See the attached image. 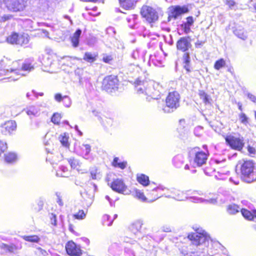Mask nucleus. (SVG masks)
<instances>
[{"mask_svg":"<svg viewBox=\"0 0 256 256\" xmlns=\"http://www.w3.org/2000/svg\"><path fill=\"white\" fill-rule=\"evenodd\" d=\"M19 62L18 61L13 62L10 68L2 70L0 74L8 75L10 73L11 74L10 78L13 80H18L20 76H26L27 73L34 70V68L30 63L25 62L20 64Z\"/></svg>","mask_w":256,"mask_h":256,"instance_id":"obj_1","label":"nucleus"},{"mask_svg":"<svg viewBox=\"0 0 256 256\" xmlns=\"http://www.w3.org/2000/svg\"><path fill=\"white\" fill-rule=\"evenodd\" d=\"M152 82H148L146 80H142L140 78H138L134 82L136 90L138 94H144L149 95L148 97H146V99L150 102V99L158 100L160 98V90H155L153 92L154 87L158 88L159 87L158 84H154L153 88H152Z\"/></svg>","mask_w":256,"mask_h":256,"instance_id":"obj_2","label":"nucleus"},{"mask_svg":"<svg viewBox=\"0 0 256 256\" xmlns=\"http://www.w3.org/2000/svg\"><path fill=\"white\" fill-rule=\"evenodd\" d=\"M240 164L242 179L248 183L256 182V167L254 164L251 160H246Z\"/></svg>","mask_w":256,"mask_h":256,"instance_id":"obj_3","label":"nucleus"},{"mask_svg":"<svg viewBox=\"0 0 256 256\" xmlns=\"http://www.w3.org/2000/svg\"><path fill=\"white\" fill-rule=\"evenodd\" d=\"M180 96L177 92H169L166 100V107L163 110L165 112H172L180 106Z\"/></svg>","mask_w":256,"mask_h":256,"instance_id":"obj_4","label":"nucleus"},{"mask_svg":"<svg viewBox=\"0 0 256 256\" xmlns=\"http://www.w3.org/2000/svg\"><path fill=\"white\" fill-rule=\"evenodd\" d=\"M118 80L115 76H108L104 78L102 80V88L108 92H112V90L118 89Z\"/></svg>","mask_w":256,"mask_h":256,"instance_id":"obj_5","label":"nucleus"},{"mask_svg":"<svg viewBox=\"0 0 256 256\" xmlns=\"http://www.w3.org/2000/svg\"><path fill=\"white\" fill-rule=\"evenodd\" d=\"M8 10L13 12H22L27 6V0H4Z\"/></svg>","mask_w":256,"mask_h":256,"instance_id":"obj_6","label":"nucleus"},{"mask_svg":"<svg viewBox=\"0 0 256 256\" xmlns=\"http://www.w3.org/2000/svg\"><path fill=\"white\" fill-rule=\"evenodd\" d=\"M188 238L194 244L200 246L203 244L206 245V243H208L210 237L204 230H202V232H197L189 234Z\"/></svg>","mask_w":256,"mask_h":256,"instance_id":"obj_7","label":"nucleus"},{"mask_svg":"<svg viewBox=\"0 0 256 256\" xmlns=\"http://www.w3.org/2000/svg\"><path fill=\"white\" fill-rule=\"evenodd\" d=\"M112 176V174H108L106 178V180L108 182V184L110 186L112 190L115 192L123 194H127V186H126L123 180L121 179L116 178L113 180L112 183H110V176Z\"/></svg>","mask_w":256,"mask_h":256,"instance_id":"obj_8","label":"nucleus"},{"mask_svg":"<svg viewBox=\"0 0 256 256\" xmlns=\"http://www.w3.org/2000/svg\"><path fill=\"white\" fill-rule=\"evenodd\" d=\"M142 16L149 22H154L158 20V14L156 10L148 6H144L140 11Z\"/></svg>","mask_w":256,"mask_h":256,"instance_id":"obj_9","label":"nucleus"},{"mask_svg":"<svg viewBox=\"0 0 256 256\" xmlns=\"http://www.w3.org/2000/svg\"><path fill=\"white\" fill-rule=\"evenodd\" d=\"M226 141L232 148L238 150H241L244 144L242 137L229 136L226 137Z\"/></svg>","mask_w":256,"mask_h":256,"instance_id":"obj_10","label":"nucleus"},{"mask_svg":"<svg viewBox=\"0 0 256 256\" xmlns=\"http://www.w3.org/2000/svg\"><path fill=\"white\" fill-rule=\"evenodd\" d=\"M66 252L70 256H80L81 250L73 242H68L66 246Z\"/></svg>","mask_w":256,"mask_h":256,"instance_id":"obj_11","label":"nucleus"},{"mask_svg":"<svg viewBox=\"0 0 256 256\" xmlns=\"http://www.w3.org/2000/svg\"><path fill=\"white\" fill-rule=\"evenodd\" d=\"M188 8L186 6H172L170 8V14L169 15V18H173L176 19L180 16L188 12Z\"/></svg>","mask_w":256,"mask_h":256,"instance_id":"obj_12","label":"nucleus"},{"mask_svg":"<svg viewBox=\"0 0 256 256\" xmlns=\"http://www.w3.org/2000/svg\"><path fill=\"white\" fill-rule=\"evenodd\" d=\"M16 128V124L14 121L9 120L0 127L2 133L4 135L10 134Z\"/></svg>","mask_w":256,"mask_h":256,"instance_id":"obj_13","label":"nucleus"},{"mask_svg":"<svg viewBox=\"0 0 256 256\" xmlns=\"http://www.w3.org/2000/svg\"><path fill=\"white\" fill-rule=\"evenodd\" d=\"M189 37L181 38L176 42L177 48L182 52H186L191 46V44L188 40Z\"/></svg>","mask_w":256,"mask_h":256,"instance_id":"obj_14","label":"nucleus"},{"mask_svg":"<svg viewBox=\"0 0 256 256\" xmlns=\"http://www.w3.org/2000/svg\"><path fill=\"white\" fill-rule=\"evenodd\" d=\"M208 159V154L204 152H196L194 159V163L198 166L204 164Z\"/></svg>","mask_w":256,"mask_h":256,"instance_id":"obj_15","label":"nucleus"},{"mask_svg":"<svg viewBox=\"0 0 256 256\" xmlns=\"http://www.w3.org/2000/svg\"><path fill=\"white\" fill-rule=\"evenodd\" d=\"M194 20L192 16H188L186 18V21L180 25V27L184 32L188 34L191 32L190 26L193 25Z\"/></svg>","mask_w":256,"mask_h":256,"instance_id":"obj_16","label":"nucleus"},{"mask_svg":"<svg viewBox=\"0 0 256 256\" xmlns=\"http://www.w3.org/2000/svg\"><path fill=\"white\" fill-rule=\"evenodd\" d=\"M172 194L166 196L167 198H172L178 200H183L186 196H184L183 192L180 191L179 190L172 188L170 190Z\"/></svg>","mask_w":256,"mask_h":256,"instance_id":"obj_17","label":"nucleus"},{"mask_svg":"<svg viewBox=\"0 0 256 256\" xmlns=\"http://www.w3.org/2000/svg\"><path fill=\"white\" fill-rule=\"evenodd\" d=\"M81 150L80 155L85 159H88V154L91 150V146L88 144H82L80 146Z\"/></svg>","mask_w":256,"mask_h":256,"instance_id":"obj_18","label":"nucleus"},{"mask_svg":"<svg viewBox=\"0 0 256 256\" xmlns=\"http://www.w3.org/2000/svg\"><path fill=\"white\" fill-rule=\"evenodd\" d=\"M82 34V30L78 29L74 34L70 38V41L72 46L74 48H76L79 45V38Z\"/></svg>","mask_w":256,"mask_h":256,"instance_id":"obj_19","label":"nucleus"},{"mask_svg":"<svg viewBox=\"0 0 256 256\" xmlns=\"http://www.w3.org/2000/svg\"><path fill=\"white\" fill-rule=\"evenodd\" d=\"M26 112L30 117L37 116L40 114V109L35 106H32L27 108Z\"/></svg>","mask_w":256,"mask_h":256,"instance_id":"obj_20","label":"nucleus"},{"mask_svg":"<svg viewBox=\"0 0 256 256\" xmlns=\"http://www.w3.org/2000/svg\"><path fill=\"white\" fill-rule=\"evenodd\" d=\"M28 42L29 36L28 34H18L17 44L24 46L28 44Z\"/></svg>","mask_w":256,"mask_h":256,"instance_id":"obj_21","label":"nucleus"},{"mask_svg":"<svg viewBox=\"0 0 256 256\" xmlns=\"http://www.w3.org/2000/svg\"><path fill=\"white\" fill-rule=\"evenodd\" d=\"M143 224L141 220H138L136 221L131 226V230L134 233L139 232L142 228V226Z\"/></svg>","mask_w":256,"mask_h":256,"instance_id":"obj_22","label":"nucleus"},{"mask_svg":"<svg viewBox=\"0 0 256 256\" xmlns=\"http://www.w3.org/2000/svg\"><path fill=\"white\" fill-rule=\"evenodd\" d=\"M121 6L126 9H130L133 8L134 0H119Z\"/></svg>","mask_w":256,"mask_h":256,"instance_id":"obj_23","label":"nucleus"},{"mask_svg":"<svg viewBox=\"0 0 256 256\" xmlns=\"http://www.w3.org/2000/svg\"><path fill=\"white\" fill-rule=\"evenodd\" d=\"M98 54L96 53L86 52L84 56V60L88 62H93L96 60Z\"/></svg>","mask_w":256,"mask_h":256,"instance_id":"obj_24","label":"nucleus"},{"mask_svg":"<svg viewBox=\"0 0 256 256\" xmlns=\"http://www.w3.org/2000/svg\"><path fill=\"white\" fill-rule=\"evenodd\" d=\"M240 210H241V208L235 204H230L227 208V211L230 214H234L239 212Z\"/></svg>","mask_w":256,"mask_h":256,"instance_id":"obj_25","label":"nucleus"},{"mask_svg":"<svg viewBox=\"0 0 256 256\" xmlns=\"http://www.w3.org/2000/svg\"><path fill=\"white\" fill-rule=\"evenodd\" d=\"M91 178L93 180L100 179L101 174L98 172V170L96 167H92L90 169Z\"/></svg>","mask_w":256,"mask_h":256,"instance_id":"obj_26","label":"nucleus"},{"mask_svg":"<svg viewBox=\"0 0 256 256\" xmlns=\"http://www.w3.org/2000/svg\"><path fill=\"white\" fill-rule=\"evenodd\" d=\"M68 169L66 166H61L60 168V170L56 172V176L61 177H68Z\"/></svg>","mask_w":256,"mask_h":256,"instance_id":"obj_27","label":"nucleus"},{"mask_svg":"<svg viewBox=\"0 0 256 256\" xmlns=\"http://www.w3.org/2000/svg\"><path fill=\"white\" fill-rule=\"evenodd\" d=\"M102 124L106 128H110L114 126V120L112 118L106 117L102 120Z\"/></svg>","mask_w":256,"mask_h":256,"instance_id":"obj_28","label":"nucleus"},{"mask_svg":"<svg viewBox=\"0 0 256 256\" xmlns=\"http://www.w3.org/2000/svg\"><path fill=\"white\" fill-rule=\"evenodd\" d=\"M234 34L238 38L243 40L247 38L246 34L243 30L236 29L234 30Z\"/></svg>","mask_w":256,"mask_h":256,"instance_id":"obj_29","label":"nucleus"},{"mask_svg":"<svg viewBox=\"0 0 256 256\" xmlns=\"http://www.w3.org/2000/svg\"><path fill=\"white\" fill-rule=\"evenodd\" d=\"M138 181L144 186H147L148 184L149 179L148 177L144 174H140L137 177Z\"/></svg>","mask_w":256,"mask_h":256,"instance_id":"obj_30","label":"nucleus"},{"mask_svg":"<svg viewBox=\"0 0 256 256\" xmlns=\"http://www.w3.org/2000/svg\"><path fill=\"white\" fill-rule=\"evenodd\" d=\"M118 158H115L112 162V166L114 167H118L121 169H124L126 166V162H118Z\"/></svg>","mask_w":256,"mask_h":256,"instance_id":"obj_31","label":"nucleus"},{"mask_svg":"<svg viewBox=\"0 0 256 256\" xmlns=\"http://www.w3.org/2000/svg\"><path fill=\"white\" fill-rule=\"evenodd\" d=\"M22 238L26 241L32 242H38L40 241V238L36 235L26 236H24Z\"/></svg>","mask_w":256,"mask_h":256,"instance_id":"obj_32","label":"nucleus"},{"mask_svg":"<svg viewBox=\"0 0 256 256\" xmlns=\"http://www.w3.org/2000/svg\"><path fill=\"white\" fill-rule=\"evenodd\" d=\"M1 248L6 250L10 252H14L17 250L16 246L14 244H2L1 246Z\"/></svg>","mask_w":256,"mask_h":256,"instance_id":"obj_33","label":"nucleus"},{"mask_svg":"<svg viewBox=\"0 0 256 256\" xmlns=\"http://www.w3.org/2000/svg\"><path fill=\"white\" fill-rule=\"evenodd\" d=\"M194 200L195 202H206L207 203L212 204H214L216 202V198H210L209 200H204L202 198H192Z\"/></svg>","mask_w":256,"mask_h":256,"instance_id":"obj_34","label":"nucleus"},{"mask_svg":"<svg viewBox=\"0 0 256 256\" xmlns=\"http://www.w3.org/2000/svg\"><path fill=\"white\" fill-rule=\"evenodd\" d=\"M16 159V156L14 153L10 152L5 156L6 161L9 163L14 162Z\"/></svg>","mask_w":256,"mask_h":256,"instance_id":"obj_35","label":"nucleus"},{"mask_svg":"<svg viewBox=\"0 0 256 256\" xmlns=\"http://www.w3.org/2000/svg\"><path fill=\"white\" fill-rule=\"evenodd\" d=\"M18 38V34L14 33L8 37L7 41L11 44H17Z\"/></svg>","mask_w":256,"mask_h":256,"instance_id":"obj_36","label":"nucleus"},{"mask_svg":"<svg viewBox=\"0 0 256 256\" xmlns=\"http://www.w3.org/2000/svg\"><path fill=\"white\" fill-rule=\"evenodd\" d=\"M241 212L243 216L248 220H252L253 218L252 213L246 209L242 208Z\"/></svg>","mask_w":256,"mask_h":256,"instance_id":"obj_37","label":"nucleus"},{"mask_svg":"<svg viewBox=\"0 0 256 256\" xmlns=\"http://www.w3.org/2000/svg\"><path fill=\"white\" fill-rule=\"evenodd\" d=\"M226 64V62L224 59L221 58L220 60H217L214 66V68L216 70H220V68L224 67Z\"/></svg>","mask_w":256,"mask_h":256,"instance_id":"obj_38","label":"nucleus"},{"mask_svg":"<svg viewBox=\"0 0 256 256\" xmlns=\"http://www.w3.org/2000/svg\"><path fill=\"white\" fill-rule=\"evenodd\" d=\"M61 144L65 147H68L69 143L68 142V137L66 136H61L59 138Z\"/></svg>","mask_w":256,"mask_h":256,"instance_id":"obj_39","label":"nucleus"},{"mask_svg":"<svg viewBox=\"0 0 256 256\" xmlns=\"http://www.w3.org/2000/svg\"><path fill=\"white\" fill-rule=\"evenodd\" d=\"M86 214L83 210H80L78 213L74 215V216L78 220H82L85 218Z\"/></svg>","mask_w":256,"mask_h":256,"instance_id":"obj_40","label":"nucleus"},{"mask_svg":"<svg viewBox=\"0 0 256 256\" xmlns=\"http://www.w3.org/2000/svg\"><path fill=\"white\" fill-rule=\"evenodd\" d=\"M239 118L242 123L246 124L248 123V118L244 113H240L239 115Z\"/></svg>","mask_w":256,"mask_h":256,"instance_id":"obj_41","label":"nucleus"},{"mask_svg":"<svg viewBox=\"0 0 256 256\" xmlns=\"http://www.w3.org/2000/svg\"><path fill=\"white\" fill-rule=\"evenodd\" d=\"M60 120V115L58 114H54L52 118V122L55 124H58Z\"/></svg>","mask_w":256,"mask_h":256,"instance_id":"obj_42","label":"nucleus"},{"mask_svg":"<svg viewBox=\"0 0 256 256\" xmlns=\"http://www.w3.org/2000/svg\"><path fill=\"white\" fill-rule=\"evenodd\" d=\"M68 163L70 165L72 168H75L78 164V161L74 158H70L68 160Z\"/></svg>","mask_w":256,"mask_h":256,"instance_id":"obj_43","label":"nucleus"},{"mask_svg":"<svg viewBox=\"0 0 256 256\" xmlns=\"http://www.w3.org/2000/svg\"><path fill=\"white\" fill-rule=\"evenodd\" d=\"M113 60V57L112 55L104 54L102 60L106 63L110 64Z\"/></svg>","mask_w":256,"mask_h":256,"instance_id":"obj_44","label":"nucleus"},{"mask_svg":"<svg viewBox=\"0 0 256 256\" xmlns=\"http://www.w3.org/2000/svg\"><path fill=\"white\" fill-rule=\"evenodd\" d=\"M62 100L64 101V104L66 107L69 108L71 106L72 101L68 96H64Z\"/></svg>","mask_w":256,"mask_h":256,"instance_id":"obj_45","label":"nucleus"},{"mask_svg":"<svg viewBox=\"0 0 256 256\" xmlns=\"http://www.w3.org/2000/svg\"><path fill=\"white\" fill-rule=\"evenodd\" d=\"M225 4L230 9H234L236 5V2L234 0H226Z\"/></svg>","mask_w":256,"mask_h":256,"instance_id":"obj_46","label":"nucleus"},{"mask_svg":"<svg viewBox=\"0 0 256 256\" xmlns=\"http://www.w3.org/2000/svg\"><path fill=\"white\" fill-rule=\"evenodd\" d=\"M136 196L142 202H144L146 199L144 194L140 191L136 192Z\"/></svg>","mask_w":256,"mask_h":256,"instance_id":"obj_47","label":"nucleus"},{"mask_svg":"<svg viewBox=\"0 0 256 256\" xmlns=\"http://www.w3.org/2000/svg\"><path fill=\"white\" fill-rule=\"evenodd\" d=\"M182 59L184 64H189L190 62V57L188 52H185L182 56Z\"/></svg>","mask_w":256,"mask_h":256,"instance_id":"obj_48","label":"nucleus"},{"mask_svg":"<svg viewBox=\"0 0 256 256\" xmlns=\"http://www.w3.org/2000/svg\"><path fill=\"white\" fill-rule=\"evenodd\" d=\"M6 149V144L0 140V154L4 152Z\"/></svg>","mask_w":256,"mask_h":256,"instance_id":"obj_49","label":"nucleus"},{"mask_svg":"<svg viewBox=\"0 0 256 256\" xmlns=\"http://www.w3.org/2000/svg\"><path fill=\"white\" fill-rule=\"evenodd\" d=\"M63 97L60 94H56L54 96V99L58 102H60L63 100Z\"/></svg>","mask_w":256,"mask_h":256,"instance_id":"obj_50","label":"nucleus"},{"mask_svg":"<svg viewBox=\"0 0 256 256\" xmlns=\"http://www.w3.org/2000/svg\"><path fill=\"white\" fill-rule=\"evenodd\" d=\"M216 251H217V250H216L214 251H213L212 250V248H209L208 250V253L210 256H216V254L218 253Z\"/></svg>","mask_w":256,"mask_h":256,"instance_id":"obj_51","label":"nucleus"},{"mask_svg":"<svg viewBox=\"0 0 256 256\" xmlns=\"http://www.w3.org/2000/svg\"><path fill=\"white\" fill-rule=\"evenodd\" d=\"M248 96L252 102L256 104V96H255L248 94Z\"/></svg>","mask_w":256,"mask_h":256,"instance_id":"obj_52","label":"nucleus"},{"mask_svg":"<svg viewBox=\"0 0 256 256\" xmlns=\"http://www.w3.org/2000/svg\"><path fill=\"white\" fill-rule=\"evenodd\" d=\"M162 230L164 232H171V228L169 226H164L162 228Z\"/></svg>","mask_w":256,"mask_h":256,"instance_id":"obj_53","label":"nucleus"},{"mask_svg":"<svg viewBox=\"0 0 256 256\" xmlns=\"http://www.w3.org/2000/svg\"><path fill=\"white\" fill-rule=\"evenodd\" d=\"M52 218H51L52 224L56 226V216L54 214H52Z\"/></svg>","mask_w":256,"mask_h":256,"instance_id":"obj_54","label":"nucleus"},{"mask_svg":"<svg viewBox=\"0 0 256 256\" xmlns=\"http://www.w3.org/2000/svg\"><path fill=\"white\" fill-rule=\"evenodd\" d=\"M248 151L250 154H254L256 152V150L253 147L248 146Z\"/></svg>","mask_w":256,"mask_h":256,"instance_id":"obj_55","label":"nucleus"},{"mask_svg":"<svg viewBox=\"0 0 256 256\" xmlns=\"http://www.w3.org/2000/svg\"><path fill=\"white\" fill-rule=\"evenodd\" d=\"M199 95H200V98L202 100L208 94L204 92L201 90L199 92Z\"/></svg>","mask_w":256,"mask_h":256,"instance_id":"obj_56","label":"nucleus"},{"mask_svg":"<svg viewBox=\"0 0 256 256\" xmlns=\"http://www.w3.org/2000/svg\"><path fill=\"white\" fill-rule=\"evenodd\" d=\"M42 34L44 36H46V37L50 38V37L48 36V34H48V32L47 30H42Z\"/></svg>","mask_w":256,"mask_h":256,"instance_id":"obj_57","label":"nucleus"},{"mask_svg":"<svg viewBox=\"0 0 256 256\" xmlns=\"http://www.w3.org/2000/svg\"><path fill=\"white\" fill-rule=\"evenodd\" d=\"M166 189L165 188H164L162 186H158L156 188H153L152 191H158V190H164Z\"/></svg>","mask_w":256,"mask_h":256,"instance_id":"obj_58","label":"nucleus"},{"mask_svg":"<svg viewBox=\"0 0 256 256\" xmlns=\"http://www.w3.org/2000/svg\"><path fill=\"white\" fill-rule=\"evenodd\" d=\"M110 216H108V215H104V216H103V220H104V224L106 223V220H110Z\"/></svg>","mask_w":256,"mask_h":256,"instance_id":"obj_59","label":"nucleus"},{"mask_svg":"<svg viewBox=\"0 0 256 256\" xmlns=\"http://www.w3.org/2000/svg\"><path fill=\"white\" fill-rule=\"evenodd\" d=\"M202 100H203V102L205 104L209 103L210 102H209V96H208L207 95L204 98L202 99Z\"/></svg>","mask_w":256,"mask_h":256,"instance_id":"obj_60","label":"nucleus"},{"mask_svg":"<svg viewBox=\"0 0 256 256\" xmlns=\"http://www.w3.org/2000/svg\"><path fill=\"white\" fill-rule=\"evenodd\" d=\"M38 250H40V254L43 256H46L47 254V252L46 250L42 249L41 248H39Z\"/></svg>","mask_w":256,"mask_h":256,"instance_id":"obj_61","label":"nucleus"},{"mask_svg":"<svg viewBox=\"0 0 256 256\" xmlns=\"http://www.w3.org/2000/svg\"><path fill=\"white\" fill-rule=\"evenodd\" d=\"M221 246L220 244L218 243H215L214 244H212V247L214 248H218Z\"/></svg>","mask_w":256,"mask_h":256,"instance_id":"obj_62","label":"nucleus"},{"mask_svg":"<svg viewBox=\"0 0 256 256\" xmlns=\"http://www.w3.org/2000/svg\"><path fill=\"white\" fill-rule=\"evenodd\" d=\"M184 68L188 72H190L189 64H184Z\"/></svg>","mask_w":256,"mask_h":256,"instance_id":"obj_63","label":"nucleus"},{"mask_svg":"<svg viewBox=\"0 0 256 256\" xmlns=\"http://www.w3.org/2000/svg\"><path fill=\"white\" fill-rule=\"evenodd\" d=\"M74 128H75V130H76L78 132V134H80V136H82V132H81L78 130V126L76 125V126H74Z\"/></svg>","mask_w":256,"mask_h":256,"instance_id":"obj_64","label":"nucleus"}]
</instances>
